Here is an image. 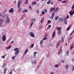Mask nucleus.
I'll use <instances>...</instances> for the list:
<instances>
[{
    "instance_id": "obj_1",
    "label": "nucleus",
    "mask_w": 74,
    "mask_h": 74,
    "mask_svg": "<svg viewBox=\"0 0 74 74\" xmlns=\"http://www.w3.org/2000/svg\"><path fill=\"white\" fill-rule=\"evenodd\" d=\"M22 3V0H19L17 4V7L18 8L19 12H20L22 10V8L21 7V4Z\"/></svg>"
},
{
    "instance_id": "obj_2",
    "label": "nucleus",
    "mask_w": 74,
    "mask_h": 74,
    "mask_svg": "<svg viewBox=\"0 0 74 74\" xmlns=\"http://www.w3.org/2000/svg\"><path fill=\"white\" fill-rule=\"evenodd\" d=\"M55 12H53L51 14V17L50 18V19H53V18L54 16H55Z\"/></svg>"
},
{
    "instance_id": "obj_3",
    "label": "nucleus",
    "mask_w": 74,
    "mask_h": 74,
    "mask_svg": "<svg viewBox=\"0 0 74 74\" xmlns=\"http://www.w3.org/2000/svg\"><path fill=\"white\" fill-rule=\"evenodd\" d=\"M2 41H5V40H6V36L5 35H3L2 37Z\"/></svg>"
},
{
    "instance_id": "obj_4",
    "label": "nucleus",
    "mask_w": 74,
    "mask_h": 74,
    "mask_svg": "<svg viewBox=\"0 0 74 74\" xmlns=\"http://www.w3.org/2000/svg\"><path fill=\"white\" fill-rule=\"evenodd\" d=\"M29 35L30 36H31L32 37H35L34 33L32 32H30Z\"/></svg>"
},
{
    "instance_id": "obj_5",
    "label": "nucleus",
    "mask_w": 74,
    "mask_h": 74,
    "mask_svg": "<svg viewBox=\"0 0 74 74\" xmlns=\"http://www.w3.org/2000/svg\"><path fill=\"white\" fill-rule=\"evenodd\" d=\"M9 12L10 13H12V12H14V10L13 9V8H12L10 9Z\"/></svg>"
},
{
    "instance_id": "obj_6",
    "label": "nucleus",
    "mask_w": 74,
    "mask_h": 74,
    "mask_svg": "<svg viewBox=\"0 0 74 74\" xmlns=\"http://www.w3.org/2000/svg\"><path fill=\"white\" fill-rule=\"evenodd\" d=\"M56 28H57V30H59V31H61L62 30V28L61 27H58L56 26Z\"/></svg>"
},
{
    "instance_id": "obj_7",
    "label": "nucleus",
    "mask_w": 74,
    "mask_h": 74,
    "mask_svg": "<svg viewBox=\"0 0 74 74\" xmlns=\"http://www.w3.org/2000/svg\"><path fill=\"white\" fill-rule=\"evenodd\" d=\"M65 69L66 70H68L69 69V64H67L65 66Z\"/></svg>"
},
{
    "instance_id": "obj_8",
    "label": "nucleus",
    "mask_w": 74,
    "mask_h": 74,
    "mask_svg": "<svg viewBox=\"0 0 74 74\" xmlns=\"http://www.w3.org/2000/svg\"><path fill=\"white\" fill-rule=\"evenodd\" d=\"M19 53V51H16L15 52V55H18Z\"/></svg>"
},
{
    "instance_id": "obj_9",
    "label": "nucleus",
    "mask_w": 74,
    "mask_h": 74,
    "mask_svg": "<svg viewBox=\"0 0 74 74\" xmlns=\"http://www.w3.org/2000/svg\"><path fill=\"white\" fill-rule=\"evenodd\" d=\"M6 22H10V18L8 17L6 18Z\"/></svg>"
},
{
    "instance_id": "obj_10",
    "label": "nucleus",
    "mask_w": 74,
    "mask_h": 74,
    "mask_svg": "<svg viewBox=\"0 0 74 74\" xmlns=\"http://www.w3.org/2000/svg\"><path fill=\"white\" fill-rule=\"evenodd\" d=\"M69 14H70V15H73V11L72 10H70L69 12Z\"/></svg>"
},
{
    "instance_id": "obj_11",
    "label": "nucleus",
    "mask_w": 74,
    "mask_h": 74,
    "mask_svg": "<svg viewBox=\"0 0 74 74\" xmlns=\"http://www.w3.org/2000/svg\"><path fill=\"white\" fill-rule=\"evenodd\" d=\"M32 4L33 5H36V4H37V2L36 1L33 2L32 3Z\"/></svg>"
},
{
    "instance_id": "obj_12",
    "label": "nucleus",
    "mask_w": 74,
    "mask_h": 74,
    "mask_svg": "<svg viewBox=\"0 0 74 74\" xmlns=\"http://www.w3.org/2000/svg\"><path fill=\"white\" fill-rule=\"evenodd\" d=\"M59 21L60 22H62L63 21V18H60Z\"/></svg>"
},
{
    "instance_id": "obj_13",
    "label": "nucleus",
    "mask_w": 74,
    "mask_h": 74,
    "mask_svg": "<svg viewBox=\"0 0 74 74\" xmlns=\"http://www.w3.org/2000/svg\"><path fill=\"white\" fill-rule=\"evenodd\" d=\"M4 72H3L4 74H6V72H7V69L5 68L4 69Z\"/></svg>"
},
{
    "instance_id": "obj_14",
    "label": "nucleus",
    "mask_w": 74,
    "mask_h": 74,
    "mask_svg": "<svg viewBox=\"0 0 74 74\" xmlns=\"http://www.w3.org/2000/svg\"><path fill=\"white\" fill-rule=\"evenodd\" d=\"M24 12H27V10L26 9H25L23 11H22V13H24Z\"/></svg>"
},
{
    "instance_id": "obj_15",
    "label": "nucleus",
    "mask_w": 74,
    "mask_h": 74,
    "mask_svg": "<svg viewBox=\"0 0 74 74\" xmlns=\"http://www.w3.org/2000/svg\"><path fill=\"white\" fill-rule=\"evenodd\" d=\"M58 10H59V8H56V9H55V11L56 12H58Z\"/></svg>"
},
{
    "instance_id": "obj_16",
    "label": "nucleus",
    "mask_w": 74,
    "mask_h": 74,
    "mask_svg": "<svg viewBox=\"0 0 74 74\" xmlns=\"http://www.w3.org/2000/svg\"><path fill=\"white\" fill-rule=\"evenodd\" d=\"M11 48V46H9L8 47L6 48V49H10Z\"/></svg>"
},
{
    "instance_id": "obj_17",
    "label": "nucleus",
    "mask_w": 74,
    "mask_h": 74,
    "mask_svg": "<svg viewBox=\"0 0 74 74\" xmlns=\"http://www.w3.org/2000/svg\"><path fill=\"white\" fill-rule=\"evenodd\" d=\"M61 32H62V31H58V35H60V34H61Z\"/></svg>"
},
{
    "instance_id": "obj_18",
    "label": "nucleus",
    "mask_w": 74,
    "mask_h": 74,
    "mask_svg": "<svg viewBox=\"0 0 74 74\" xmlns=\"http://www.w3.org/2000/svg\"><path fill=\"white\" fill-rule=\"evenodd\" d=\"M44 43V41L42 40L40 42V44L41 45H42V44H43Z\"/></svg>"
},
{
    "instance_id": "obj_19",
    "label": "nucleus",
    "mask_w": 74,
    "mask_h": 74,
    "mask_svg": "<svg viewBox=\"0 0 74 74\" xmlns=\"http://www.w3.org/2000/svg\"><path fill=\"white\" fill-rule=\"evenodd\" d=\"M55 32L54 31L53 33L52 34V38H53V37H54V36H55Z\"/></svg>"
},
{
    "instance_id": "obj_20",
    "label": "nucleus",
    "mask_w": 74,
    "mask_h": 74,
    "mask_svg": "<svg viewBox=\"0 0 74 74\" xmlns=\"http://www.w3.org/2000/svg\"><path fill=\"white\" fill-rule=\"evenodd\" d=\"M51 3V1L50 0H49L47 2V4H50Z\"/></svg>"
},
{
    "instance_id": "obj_21",
    "label": "nucleus",
    "mask_w": 74,
    "mask_h": 74,
    "mask_svg": "<svg viewBox=\"0 0 74 74\" xmlns=\"http://www.w3.org/2000/svg\"><path fill=\"white\" fill-rule=\"evenodd\" d=\"M55 9V8H50V10L51 11H53Z\"/></svg>"
},
{
    "instance_id": "obj_22",
    "label": "nucleus",
    "mask_w": 74,
    "mask_h": 74,
    "mask_svg": "<svg viewBox=\"0 0 74 74\" xmlns=\"http://www.w3.org/2000/svg\"><path fill=\"white\" fill-rule=\"evenodd\" d=\"M66 53L67 55H69V50L67 51Z\"/></svg>"
},
{
    "instance_id": "obj_23",
    "label": "nucleus",
    "mask_w": 74,
    "mask_h": 74,
    "mask_svg": "<svg viewBox=\"0 0 74 74\" xmlns=\"http://www.w3.org/2000/svg\"><path fill=\"white\" fill-rule=\"evenodd\" d=\"M59 16H56L55 18V20L56 21H57L58 20V19H59Z\"/></svg>"
},
{
    "instance_id": "obj_24",
    "label": "nucleus",
    "mask_w": 74,
    "mask_h": 74,
    "mask_svg": "<svg viewBox=\"0 0 74 74\" xmlns=\"http://www.w3.org/2000/svg\"><path fill=\"white\" fill-rule=\"evenodd\" d=\"M28 52V49H27V50H25V52H24V54L25 55L26 54V53Z\"/></svg>"
},
{
    "instance_id": "obj_25",
    "label": "nucleus",
    "mask_w": 74,
    "mask_h": 74,
    "mask_svg": "<svg viewBox=\"0 0 74 74\" xmlns=\"http://www.w3.org/2000/svg\"><path fill=\"white\" fill-rule=\"evenodd\" d=\"M14 51H19L18 50V48H15L14 49Z\"/></svg>"
},
{
    "instance_id": "obj_26",
    "label": "nucleus",
    "mask_w": 74,
    "mask_h": 74,
    "mask_svg": "<svg viewBox=\"0 0 74 74\" xmlns=\"http://www.w3.org/2000/svg\"><path fill=\"white\" fill-rule=\"evenodd\" d=\"M31 20L32 21H36V18H31Z\"/></svg>"
},
{
    "instance_id": "obj_27",
    "label": "nucleus",
    "mask_w": 74,
    "mask_h": 74,
    "mask_svg": "<svg viewBox=\"0 0 74 74\" xmlns=\"http://www.w3.org/2000/svg\"><path fill=\"white\" fill-rule=\"evenodd\" d=\"M3 21L4 20H3V19H1L0 20V22L1 23H3Z\"/></svg>"
},
{
    "instance_id": "obj_28",
    "label": "nucleus",
    "mask_w": 74,
    "mask_h": 74,
    "mask_svg": "<svg viewBox=\"0 0 74 74\" xmlns=\"http://www.w3.org/2000/svg\"><path fill=\"white\" fill-rule=\"evenodd\" d=\"M63 41H64V40H63V37H62L61 38V42L62 43H63Z\"/></svg>"
},
{
    "instance_id": "obj_29",
    "label": "nucleus",
    "mask_w": 74,
    "mask_h": 74,
    "mask_svg": "<svg viewBox=\"0 0 74 74\" xmlns=\"http://www.w3.org/2000/svg\"><path fill=\"white\" fill-rule=\"evenodd\" d=\"M36 12L37 14H39L40 11L38 10L37 9L36 10Z\"/></svg>"
},
{
    "instance_id": "obj_30",
    "label": "nucleus",
    "mask_w": 74,
    "mask_h": 74,
    "mask_svg": "<svg viewBox=\"0 0 74 74\" xmlns=\"http://www.w3.org/2000/svg\"><path fill=\"white\" fill-rule=\"evenodd\" d=\"M44 12H45V13H47L48 11H47V10L46 9H45L44 10Z\"/></svg>"
},
{
    "instance_id": "obj_31",
    "label": "nucleus",
    "mask_w": 74,
    "mask_h": 74,
    "mask_svg": "<svg viewBox=\"0 0 74 74\" xmlns=\"http://www.w3.org/2000/svg\"><path fill=\"white\" fill-rule=\"evenodd\" d=\"M37 53V52H35L34 53V58L36 57V54Z\"/></svg>"
},
{
    "instance_id": "obj_32",
    "label": "nucleus",
    "mask_w": 74,
    "mask_h": 74,
    "mask_svg": "<svg viewBox=\"0 0 74 74\" xmlns=\"http://www.w3.org/2000/svg\"><path fill=\"white\" fill-rule=\"evenodd\" d=\"M28 3V0H26V1H25L24 3L25 4H27Z\"/></svg>"
},
{
    "instance_id": "obj_33",
    "label": "nucleus",
    "mask_w": 74,
    "mask_h": 74,
    "mask_svg": "<svg viewBox=\"0 0 74 74\" xmlns=\"http://www.w3.org/2000/svg\"><path fill=\"white\" fill-rule=\"evenodd\" d=\"M71 26V25H69V26L66 29V30L67 31L69 30V29L70 27Z\"/></svg>"
},
{
    "instance_id": "obj_34",
    "label": "nucleus",
    "mask_w": 74,
    "mask_h": 74,
    "mask_svg": "<svg viewBox=\"0 0 74 74\" xmlns=\"http://www.w3.org/2000/svg\"><path fill=\"white\" fill-rule=\"evenodd\" d=\"M62 3H67V1H62Z\"/></svg>"
},
{
    "instance_id": "obj_35",
    "label": "nucleus",
    "mask_w": 74,
    "mask_h": 74,
    "mask_svg": "<svg viewBox=\"0 0 74 74\" xmlns=\"http://www.w3.org/2000/svg\"><path fill=\"white\" fill-rule=\"evenodd\" d=\"M74 29L73 30V31L71 33V34H70L71 36H72V35L73 33H74Z\"/></svg>"
},
{
    "instance_id": "obj_36",
    "label": "nucleus",
    "mask_w": 74,
    "mask_h": 74,
    "mask_svg": "<svg viewBox=\"0 0 74 74\" xmlns=\"http://www.w3.org/2000/svg\"><path fill=\"white\" fill-rule=\"evenodd\" d=\"M2 16L3 18H4L5 17V14H3L2 15Z\"/></svg>"
},
{
    "instance_id": "obj_37",
    "label": "nucleus",
    "mask_w": 74,
    "mask_h": 74,
    "mask_svg": "<svg viewBox=\"0 0 74 74\" xmlns=\"http://www.w3.org/2000/svg\"><path fill=\"white\" fill-rule=\"evenodd\" d=\"M73 44H72L71 47H70V49H73Z\"/></svg>"
},
{
    "instance_id": "obj_38",
    "label": "nucleus",
    "mask_w": 74,
    "mask_h": 74,
    "mask_svg": "<svg viewBox=\"0 0 74 74\" xmlns=\"http://www.w3.org/2000/svg\"><path fill=\"white\" fill-rule=\"evenodd\" d=\"M16 58V57L15 56H13L12 58V59H15Z\"/></svg>"
},
{
    "instance_id": "obj_39",
    "label": "nucleus",
    "mask_w": 74,
    "mask_h": 74,
    "mask_svg": "<svg viewBox=\"0 0 74 74\" xmlns=\"http://www.w3.org/2000/svg\"><path fill=\"white\" fill-rule=\"evenodd\" d=\"M43 40H47V37H45L43 39H42Z\"/></svg>"
},
{
    "instance_id": "obj_40",
    "label": "nucleus",
    "mask_w": 74,
    "mask_h": 74,
    "mask_svg": "<svg viewBox=\"0 0 74 74\" xmlns=\"http://www.w3.org/2000/svg\"><path fill=\"white\" fill-rule=\"evenodd\" d=\"M72 71H73V70H74V65H73L72 66Z\"/></svg>"
},
{
    "instance_id": "obj_41",
    "label": "nucleus",
    "mask_w": 74,
    "mask_h": 74,
    "mask_svg": "<svg viewBox=\"0 0 74 74\" xmlns=\"http://www.w3.org/2000/svg\"><path fill=\"white\" fill-rule=\"evenodd\" d=\"M34 47V44H32L31 45V48H33Z\"/></svg>"
},
{
    "instance_id": "obj_42",
    "label": "nucleus",
    "mask_w": 74,
    "mask_h": 74,
    "mask_svg": "<svg viewBox=\"0 0 74 74\" xmlns=\"http://www.w3.org/2000/svg\"><path fill=\"white\" fill-rule=\"evenodd\" d=\"M48 23H51V21L50 20H49L48 21Z\"/></svg>"
},
{
    "instance_id": "obj_43",
    "label": "nucleus",
    "mask_w": 74,
    "mask_h": 74,
    "mask_svg": "<svg viewBox=\"0 0 74 74\" xmlns=\"http://www.w3.org/2000/svg\"><path fill=\"white\" fill-rule=\"evenodd\" d=\"M43 19V18H42L41 21H40V23H42V19Z\"/></svg>"
},
{
    "instance_id": "obj_44",
    "label": "nucleus",
    "mask_w": 74,
    "mask_h": 74,
    "mask_svg": "<svg viewBox=\"0 0 74 74\" xmlns=\"http://www.w3.org/2000/svg\"><path fill=\"white\" fill-rule=\"evenodd\" d=\"M66 18L67 19H69V15H67L66 16Z\"/></svg>"
},
{
    "instance_id": "obj_45",
    "label": "nucleus",
    "mask_w": 74,
    "mask_h": 74,
    "mask_svg": "<svg viewBox=\"0 0 74 74\" xmlns=\"http://www.w3.org/2000/svg\"><path fill=\"white\" fill-rule=\"evenodd\" d=\"M34 22H32V23L31 24V27H32V26L33 25V24Z\"/></svg>"
},
{
    "instance_id": "obj_46",
    "label": "nucleus",
    "mask_w": 74,
    "mask_h": 74,
    "mask_svg": "<svg viewBox=\"0 0 74 74\" xmlns=\"http://www.w3.org/2000/svg\"><path fill=\"white\" fill-rule=\"evenodd\" d=\"M55 67H58V64H56L55 65Z\"/></svg>"
},
{
    "instance_id": "obj_47",
    "label": "nucleus",
    "mask_w": 74,
    "mask_h": 74,
    "mask_svg": "<svg viewBox=\"0 0 74 74\" xmlns=\"http://www.w3.org/2000/svg\"><path fill=\"white\" fill-rule=\"evenodd\" d=\"M42 14H45V12L44 11H42Z\"/></svg>"
},
{
    "instance_id": "obj_48",
    "label": "nucleus",
    "mask_w": 74,
    "mask_h": 74,
    "mask_svg": "<svg viewBox=\"0 0 74 74\" xmlns=\"http://www.w3.org/2000/svg\"><path fill=\"white\" fill-rule=\"evenodd\" d=\"M12 74V71H11L9 73V74Z\"/></svg>"
},
{
    "instance_id": "obj_49",
    "label": "nucleus",
    "mask_w": 74,
    "mask_h": 74,
    "mask_svg": "<svg viewBox=\"0 0 74 74\" xmlns=\"http://www.w3.org/2000/svg\"><path fill=\"white\" fill-rule=\"evenodd\" d=\"M67 21H65L64 22V24H67Z\"/></svg>"
},
{
    "instance_id": "obj_50",
    "label": "nucleus",
    "mask_w": 74,
    "mask_h": 74,
    "mask_svg": "<svg viewBox=\"0 0 74 74\" xmlns=\"http://www.w3.org/2000/svg\"><path fill=\"white\" fill-rule=\"evenodd\" d=\"M61 62L62 63H64V60H62V61H61Z\"/></svg>"
},
{
    "instance_id": "obj_51",
    "label": "nucleus",
    "mask_w": 74,
    "mask_h": 74,
    "mask_svg": "<svg viewBox=\"0 0 74 74\" xmlns=\"http://www.w3.org/2000/svg\"><path fill=\"white\" fill-rule=\"evenodd\" d=\"M49 29H50L51 27V25H49Z\"/></svg>"
},
{
    "instance_id": "obj_52",
    "label": "nucleus",
    "mask_w": 74,
    "mask_h": 74,
    "mask_svg": "<svg viewBox=\"0 0 74 74\" xmlns=\"http://www.w3.org/2000/svg\"><path fill=\"white\" fill-rule=\"evenodd\" d=\"M2 58H5V56H3L2 57Z\"/></svg>"
},
{
    "instance_id": "obj_53",
    "label": "nucleus",
    "mask_w": 74,
    "mask_h": 74,
    "mask_svg": "<svg viewBox=\"0 0 74 74\" xmlns=\"http://www.w3.org/2000/svg\"><path fill=\"white\" fill-rule=\"evenodd\" d=\"M51 5H53V2H52L51 3Z\"/></svg>"
},
{
    "instance_id": "obj_54",
    "label": "nucleus",
    "mask_w": 74,
    "mask_h": 74,
    "mask_svg": "<svg viewBox=\"0 0 74 74\" xmlns=\"http://www.w3.org/2000/svg\"><path fill=\"white\" fill-rule=\"evenodd\" d=\"M29 8H30L31 10H32V7L30 6H29Z\"/></svg>"
},
{
    "instance_id": "obj_55",
    "label": "nucleus",
    "mask_w": 74,
    "mask_h": 74,
    "mask_svg": "<svg viewBox=\"0 0 74 74\" xmlns=\"http://www.w3.org/2000/svg\"><path fill=\"white\" fill-rule=\"evenodd\" d=\"M5 12H6V10H5L4 11V12H3V13H5Z\"/></svg>"
},
{
    "instance_id": "obj_56",
    "label": "nucleus",
    "mask_w": 74,
    "mask_h": 74,
    "mask_svg": "<svg viewBox=\"0 0 74 74\" xmlns=\"http://www.w3.org/2000/svg\"><path fill=\"white\" fill-rule=\"evenodd\" d=\"M6 16L7 17V18H8V14H6Z\"/></svg>"
},
{
    "instance_id": "obj_57",
    "label": "nucleus",
    "mask_w": 74,
    "mask_h": 74,
    "mask_svg": "<svg viewBox=\"0 0 74 74\" xmlns=\"http://www.w3.org/2000/svg\"><path fill=\"white\" fill-rule=\"evenodd\" d=\"M34 63L35 64H36V61H34Z\"/></svg>"
},
{
    "instance_id": "obj_58",
    "label": "nucleus",
    "mask_w": 74,
    "mask_h": 74,
    "mask_svg": "<svg viewBox=\"0 0 74 74\" xmlns=\"http://www.w3.org/2000/svg\"><path fill=\"white\" fill-rule=\"evenodd\" d=\"M59 45H60V43H59L58 44V46H57V48H58V47H59Z\"/></svg>"
},
{
    "instance_id": "obj_59",
    "label": "nucleus",
    "mask_w": 74,
    "mask_h": 74,
    "mask_svg": "<svg viewBox=\"0 0 74 74\" xmlns=\"http://www.w3.org/2000/svg\"><path fill=\"white\" fill-rule=\"evenodd\" d=\"M49 45L50 47V46H51V45H52V44H49Z\"/></svg>"
},
{
    "instance_id": "obj_60",
    "label": "nucleus",
    "mask_w": 74,
    "mask_h": 74,
    "mask_svg": "<svg viewBox=\"0 0 74 74\" xmlns=\"http://www.w3.org/2000/svg\"><path fill=\"white\" fill-rule=\"evenodd\" d=\"M1 26H2V24L0 23V27H1Z\"/></svg>"
},
{
    "instance_id": "obj_61",
    "label": "nucleus",
    "mask_w": 74,
    "mask_h": 74,
    "mask_svg": "<svg viewBox=\"0 0 74 74\" xmlns=\"http://www.w3.org/2000/svg\"><path fill=\"white\" fill-rule=\"evenodd\" d=\"M72 62H74V59L73 58V59H72Z\"/></svg>"
},
{
    "instance_id": "obj_62",
    "label": "nucleus",
    "mask_w": 74,
    "mask_h": 74,
    "mask_svg": "<svg viewBox=\"0 0 74 74\" xmlns=\"http://www.w3.org/2000/svg\"><path fill=\"white\" fill-rule=\"evenodd\" d=\"M21 19H23V16H22V17H21Z\"/></svg>"
},
{
    "instance_id": "obj_63",
    "label": "nucleus",
    "mask_w": 74,
    "mask_h": 74,
    "mask_svg": "<svg viewBox=\"0 0 74 74\" xmlns=\"http://www.w3.org/2000/svg\"><path fill=\"white\" fill-rule=\"evenodd\" d=\"M12 43H13V42H14V41H12L11 42Z\"/></svg>"
},
{
    "instance_id": "obj_64",
    "label": "nucleus",
    "mask_w": 74,
    "mask_h": 74,
    "mask_svg": "<svg viewBox=\"0 0 74 74\" xmlns=\"http://www.w3.org/2000/svg\"><path fill=\"white\" fill-rule=\"evenodd\" d=\"M60 52L58 53V55H59V54H60Z\"/></svg>"
}]
</instances>
